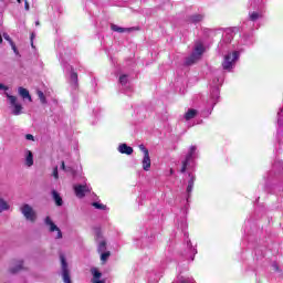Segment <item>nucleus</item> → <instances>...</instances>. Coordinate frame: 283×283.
<instances>
[{"label":"nucleus","mask_w":283,"mask_h":283,"mask_svg":"<svg viewBox=\"0 0 283 283\" xmlns=\"http://www.w3.org/2000/svg\"><path fill=\"white\" fill-rule=\"evenodd\" d=\"M264 17V0H252L249 8V21L255 23Z\"/></svg>","instance_id":"obj_1"},{"label":"nucleus","mask_w":283,"mask_h":283,"mask_svg":"<svg viewBox=\"0 0 283 283\" xmlns=\"http://www.w3.org/2000/svg\"><path fill=\"white\" fill-rule=\"evenodd\" d=\"M189 180H188V187H187V193H191L193 191V182H196V175L189 174Z\"/></svg>","instance_id":"obj_21"},{"label":"nucleus","mask_w":283,"mask_h":283,"mask_svg":"<svg viewBox=\"0 0 283 283\" xmlns=\"http://www.w3.org/2000/svg\"><path fill=\"white\" fill-rule=\"evenodd\" d=\"M52 196L55 205L57 207H63V198H61V195H59L56 190H52Z\"/></svg>","instance_id":"obj_22"},{"label":"nucleus","mask_w":283,"mask_h":283,"mask_svg":"<svg viewBox=\"0 0 283 283\" xmlns=\"http://www.w3.org/2000/svg\"><path fill=\"white\" fill-rule=\"evenodd\" d=\"M119 154H125L126 156H132L134 154V148L127 146V144H120L117 148Z\"/></svg>","instance_id":"obj_18"},{"label":"nucleus","mask_w":283,"mask_h":283,"mask_svg":"<svg viewBox=\"0 0 283 283\" xmlns=\"http://www.w3.org/2000/svg\"><path fill=\"white\" fill-rule=\"evenodd\" d=\"M14 54H19V50L17 49V45L14 44V42H12V44H10Z\"/></svg>","instance_id":"obj_38"},{"label":"nucleus","mask_w":283,"mask_h":283,"mask_svg":"<svg viewBox=\"0 0 283 283\" xmlns=\"http://www.w3.org/2000/svg\"><path fill=\"white\" fill-rule=\"evenodd\" d=\"M18 3H24V10L30 11V3H32V0H17Z\"/></svg>","instance_id":"obj_27"},{"label":"nucleus","mask_w":283,"mask_h":283,"mask_svg":"<svg viewBox=\"0 0 283 283\" xmlns=\"http://www.w3.org/2000/svg\"><path fill=\"white\" fill-rule=\"evenodd\" d=\"M178 228L181 229V231H185L187 229V220H182L179 224Z\"/></svg>","instance_id":"obj_35"},{"label":"nucleus","mask_w":283,"mask_h":283,"mask_svg":"<svg viewBox=\"0 0 283 283\" xmlns=\"http://www.w3.org/2000/svg\"><path fill=\"white\" fill-rule=\"evenodd\" d=\"M23 269V261H15L10 266V273H19Z\"/></svg>","instance_id":"obj_20"},{"label":"nucleus","mask_w":283,"mask_h":283,"mask_svg":"<svg viewBox=\"0 0 283 283\" xmlns=\"http://www.w3.org/2000/svg\"><path fill=\"white\" fill-rule=\"evenodd\" d=\"M273 266H274V269H276V270H277V265H276V264H274Z\"/></svg>","instance_id":"obj_44"},{"label":"nucleus","mask_w":283,"mask_h":283,"mask_svg":"<svg viewBox=\"0 0 283 283\" xmlns=\"http://www.w3.org/2000/svg\"><path fill=\"white\" fill-rule=\"evenodd\" d=\"M184 235L186 238L185 242L187 247L185 256L187 258V260H190L191 262H193V258H196V253H198V250H196V248L191 245V241L189 240V233L185 232Z\"/></svg>","instance_id":"obj_8"},{"label":"nucleus","mask_w":283,"mask_h":283,"mask_svg":"<svg viewBox=\"0 0 283 283\" xmlns=\"http://www.w3.org/2000/svg\"><path fill=\"white\" fill-rule=\"evenodd\" d=\"M109 255H111L109 251H107V252H102V254H101V260H102V262H103L104 264L107 262V260H109Z\"/></svg>","instance_id":"obj_29"},{"label":"nucleus","mask_w":283,"mask_h":283,"mask_svg":"<svg viewBox=\"0 0 283 283\" xmlns=\"http://www.w3.org/2000/svg\"><path fill=\"white\" fill-rule=\"evenodd\" d=\"M142 165L144 171H149V169H151V158L149 157V155L144 156Z\"/></svg>","instance_id":"obj_19"},{"label":"nucleus","mask_w":283,"mask_h":283,"mask_svg":"<svg viewBox=\"0 0 283 283\" xmlns=\"http://www.w3.org/2000/svg\"><path fill=\"white\" fill-rule=\"evenodd\" d=\"M61 260V269H62V279L64 283H72L70 279V268L67 266V261L65 260V255H60Z\"/></svg>","instance_id":"obj_10"},{"label":"nucleus","mask_w":283,"mask_h":283,"mask_svg":"<svg viewBox=\"0 0 283 283\" xmlns=\"http://www.w3.org/2000/svg\"><path fill=\"white\" fill-rule=\"evenodd\" d=\"M3 43V36L0 34V45Z\"/></svg>","instance_id":"obj_42"},{"label":"nucleus","mask_w":283,"mask_h":283,"mask_svg":"<svg viewBox=\"0 0 283 283\" xmlns=\"http://www.w3.org/2000/svg\"><path fill=\"white\" fill-rule=\"evenodd\" d=\"M139 149L140 151H143L144 156H149V150L147 149V147H145V145L140 144Z\"/></svg>","instance_id":"obj_32"},{"label":"nucleus","mask_w":283,"mask_h":283,"mask_svg":"<svg viewBox=\"0 0 283 283\" xmlns=\"http://www.w3.org/2000/svg\"><path fill=\"white\" fill-rule=\"evenodd\" d=\"M205 53V46L199 43L196 44L195 50L190 56H188L185 61L186 65H193L196 61H200V56Z\"/></svg>","instance_id":"obj_4"},{"label":"nucleus","mask_w":283,"mask_h":283,"mask_svg":"<svg viewBox=\"0 0 283 283\" xmlns=\"http://www.w3.org/2000/svg\"><path fill=\"white\" fill-rule=\"evenodd\" d=\"M196 116H198V111L193 108L188 109L185 114L186 120H191L192 118H196Z\"/></svg>","instance_id":"obj_24"},{"label":"nucleus","mask_w":283,"mask_h":283,"mask_svg":"<svg viewBox=\"0 0 283 283\" xmlns=\"http://www.w3.org/2000/svg\"><path fill=\"white\" fill-rule=\"evenodd\" d=\"M91 273L93 275L91 280L92 283H105V279L101 280V277H103V273H101L98 269L96 268L91 269Z\"/></svg>","instance_id":"obj_15"},{"label":"nucleus","mask_w":283,"mask_h":283,"mask_svg":"<svg viewBox=\"0 0 283 283\" xmlns=\"http://www.w3.org/2000/svg\"><path fill=\"white\" fill-rule=\"evenodd\" d=\"M18 94L23 98V101H28L29 103H32V96L30 95V91L28 88H24L22 86L18 87Z\"/></svg>","instance_id":"obj_17"},{"label":"nucleus","mask_w":283,"mask_h":283,"mask_svg":"<svg viewBox=\"0 0 283 283\" xmlns=\"http://www.w3.org/2000/svg\"><path fill=\"white\" fill-rule=\"evenodd\" d=\"M25 139H27V140H32V142H34V135H32V134H27V135H25Z\"/></svg>","instance_id":"obj_39"},{"label":"nucleus","mask_w":283,"mask_h":283,"mask_svg":"<svg viewBox=\"0 0 283 283\" xmlns=\"http://www.w3.org/2000/svg\"><path fill=\"white\" fill-rule=\"evenodd\" d=\"M202 19H205V15L197 13V14L190 15L188 21H189V23H200V21H202Z\"/></svg>","instance_id":"obj_23"},{"label":"nucleus","mask_w":283,"mask_h":283,"mask_svg":"<svg viewBox=\"0 0 283 283\" xmlns=\"http://www.w3.org/2000/svg\"><path fill=\"white\" fill-rule=\"evenodd\" d=\"M45 224L48 227H50V231L54 232L56 231V240H61V238H63V233L61 232V229H59V227H56V224H54V222H52V219H50V217L45 218Z\"/></svg>","instance_id":"obj_13"},{"label":"nucleus","mask_w":283,"mask_h":283,"mask_svg":"<svg viewBox=\"0 0 283 283\" xmlns=\"http://www.w3.org/2000/svg\"><path fill=\"white\" fill-rule=\"evenodd\" d=\"M39 24H40L39 21H36V22H35V25H39Z\"/></svg>","instance_id":"obj_45"},{"label":"nucleus","mask_w":283,"mask_h":283,"mask_svg":"<svg viewBox=\"0 0 283 283\" xmlns=\"http://www.w3.org/2000/svg\"><path fill=\"white\" fill-rule=\"evenodd\" d=\"M31 46L34 48V33H31Z\"/></svg>","instance_id":"obj_41"},{"label":"nucleus","mask_w":283,"mask_h":283,"mask_svg":"<svg viewBox=\"0 0 283 283\" xmlns=\"http://www.w3.org/2000/svg\"><path fill=\"white\" fill-rule=\"evenodd\" d=\"M119 83L123 87H125V85H127V75H122L119 77Z\"/></svg>","instance_id":"obj_31"},{"label":"nucleus","mask_w":283,"mask_h":283,"mask_svg":"<svg viewBox=\"0 0 283 283\" xmlns=\"http://www.w3.org/2000/svg\"><path fill=\"white\" fill-rule=\"evenodd\" d=\"M53 178H55V180H59V167H54L53 168Z\"/></svg>","instance_id":"obj_36"},{"label":"nucleus","mask_w":283,"mask_h":283,"mask_svg":"<svg viewBox=\"0 0 283 283\" xmlns=\"http://www.w3.org/2000/svg\"><path fill=\"white\" fill-rule=\"evenodd\" d=\"M2 36H3V39H4L6 41H8V43H9L10 45H12V43H14V42L12 41V38H10V34L3 33Z\"/></svg>","instance_id":"obj_34"},{"label":"nucleus","mask_w":283,"mask_h":283,"mask_svg":"<svg viewBox=\"0 0 283 283\" xmlns=\"http://www.w3.org/2000/svg\"><path fill=\"white\" fill-rule=\"evenodd\" d=\"M231 41H233V33L226 32L223 34L222 41L219 42V45H218L219 52H223V50L227 48V45H229V43H231Z\"/></svg>","instance_id":"obj_12"},{"label":"nucleus","mask_w":283,"mask_h":283,"mask_svg":"<svg viewBox=\"0 0 283 283\" xmlns=\"http://www.w3.org/2000/svg\"><path fill=\"white\" fill-rule=\"evenodd\" d=\"M139 149L140 151H143L144 156H149V150L147 149V147H145V145L140 144Z\"/></svg>","instance_id":"obj_33"},{"label":"nucleus","mask_w":283,"mask_h":283,"mask_svg":"<svg viewBox=\"0 0 283 283\" xmlns=\"http://www.w3.org/2000/svg\"><path fill=\"white\" fill-rule=\"evenodd\" d=\"M1 90H3L4 92H8V86L0 83V92H1Z\"/></svg>","instance_id":"obj_40"},{"label":"nucleus","mask_w":283,"mask_h":283,"mask_svg":"<svg viewBox=\"0 0 283 283\" xmlns=\"http://www.w3.org/2000/svg\"><path fill=\"white\" fill-rule=\"evenodd\" d=\"M61 169H63V171H72L71 167H65V161H62Z\"/></svg>","instance_id":"obj_37"},{"label":"nucleus","mask_w":283,"mask_h":283,"mask_svg":"<svg viewBox=\"0 0 283 283\" xmlns=\"http://www.w3.org/2000/svg\"><path fill=\"white\" fill-rule=\"evenodd\" d=\"M240 59V51H232L224 55L222 67L227 70V72H231L233 67H235V63H238Z\"/></svg>","instance_id":"obj_3"},{"label":"nucleus","mask_w":283,"mask_h":283,"mask_svg":"<svg viewBox=\"0 0 283 283\" xmlns=\"http://www.w3.org/2000/svg\"><path fill=\"white\" fill-rule=\"evenodd\" d=\"M38 97L40 98V101L43 105H45V103H48V101L45 99V94H43L42 91H38Z\"/></svg>","instance_id":"obj_30"},{"label":"nucleus","mask_w":283,"mask_h":283,"mask_svg":"<svg viewBox=\"0 0 283 283\" xmlns=\"http://www.w3.org/2000/svg\"><path fill=\"white\" fill-rule=\"evenodd\" d=\"M24 165L25 167H32L34 165V154L31 150H24Z\"/></svg>","instance_id":"obj_16"},{"label":"nucleus","mask_w":283,"mask_h":283,"mask_svg":"<svg viewBox=\"0 0 283 283\" xmlns=\"http://www.w3.org/2000/svg\"><path fill=\"white\" fill-rule=\"evenodd\" d=\"M90 191H92V187L87 184L74 186V192L77 198H85V195L90 193Z\"/></svg>","instance_id":"obj_11"},{"label":"nucleus","mask_w":283,"mask_h":283,"mask_svg":"<svg viewBox=\"0 0 283 283\" xmlns=\"http://www.w3.org/2000/svg\"><path fill=\"white\" fill-rule=\"evenodd\" d=\"M92 205H93V207H95V209H99L101 211H105V209H107V206H105L101 202H93Z\"/></svg>","instance_id":"obj_28"},{"label":"nucleus","mask_w":283,"mask_h":283,"mask_svg":"<svg viewBox=\"0 0 283 283\" xmlns=\"http://www.w3.org/2000/svg\"><path fill=\"white\" fill-rule=\"evenodd\" d=\"M196 158H198V146H190L185 159L181 161V174H185L187 169H193L196 165Z\"/></svg>","instance_id":"obj_2"},{"label":"nucleus","mask_w":283,"mask_h":283,"mask_svg":"<svg viewBox=\"0 0 283 283\" xmlns=\"http://www.w3.org/2000/svg\"><path fill=\"white\" fill-rule=\"evenodd\" d=\"M243 45H249V42H243Z\"/></svg>","instance_id":"obj_43"},{"label":"nucleus","mask_w":283,"mask_h":283,"mask_svg":"<svg viewBox=\"0 0 283 283\" xmlns=\"http://www.w3.org/2000/svg\"><path fill=\"white\" fill-rule=\"evenodd\" d=\"M10 209V203H8V201H6V199H3L0 196V213H3V211H8Z\"/></svg>","instance_id":"obj_25"},{"label":"nucleus","mask_w":283,"mask_h":283,"mask_svg":"<svg viewBox=\"0 0 283 283\" xmlns=\"http://www.w3.org/2000/svg\"><path fill=\"white\" fill-rule=\"evenodd\" d=\"M4 95L9 98L10 105L13 107L12 115L21 116V114H23V106L17 102V96L10 95L8 92H6Z\"/></svg>","instance_id":"obj_6"},{"label":"nucleus","mask_w":283,"mask_h":283,"mask_svg":"<svg viewBox=\"0 0 283 283\" xmlns=\"http://www.w3.org/2000/svg\"><path fill=\"white\" fill-rule=\"evenodd\" d=\"M64 67V72H66V74H70V85L73 90H76L78 87V74H76V72H74V67H72V65L70 64H62Z\"/></svg>","instance_id":"obj_5"},{"label":"nucleus","mask_w":283,"mask_h":283,"mask_svg":"<svg viewBox=\"0 0 283 283\" xmlns=\"http://www.w3.org/2000/svg\"><path fill=\"white\" fill-rule=\"evenodd\" d=\"M94 233H95L96 242L98 244L97 251L98 253H104V251H106L107 249V243L105 242V240H103V232L101 231V228H95Z\"/></svg>","instance_id":"obj_9"},{"label":"nucleus","mask_w":283,"mask_h":283,"mask_svg":"<svg viewBox=\"0 0 283 283\" xmlns=\"http://www.w3.org/2000/svg\"><path fill=\"white\" fill-rule=\"evenodd\" d=\"M214 87L212 88L210 93V103L211 105H216L218 103V99L220 98V88H218V82H213Z\"/></svg>","instance_id":"obj_14"},{"label":"nucleus","mask_w":283,"mask_h":283,"mask_svg":"<svg viewBox=\"0 0 283 283\" xmlns=\"http://www.w3.org/2000/svg\"><path fill=\"white\" fill-rule=\"evenodd\" d=\"M21 213L24 216L25 220H29L30 222H34L36 220V212L33 208H31L30 205L24 203L20 208Z\"/></svg>","instance_id":"obj_7"},{"label":"nucleus","mask_w":283,"mask_h":283,"mask_svg":"<svg viewBox=\"0 0 283 283\" xmlns=\"http://www.w3.org/2000/svg\"><path fill=\"white\" fill-rule=\"evenodd\" d=\"M111 29L113 30V32H118L119 34H123V32H127L129 29H125L123 27H118L116 24H112Z\"/></svg>","instance_id":"obj_26"}]
</instances>
